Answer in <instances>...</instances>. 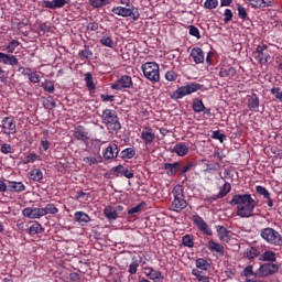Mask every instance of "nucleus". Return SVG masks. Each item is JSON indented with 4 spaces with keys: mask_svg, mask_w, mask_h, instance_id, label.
<instances>
[{
    "mask_svg": "<svg viewBox=\"0 0 282 282\" xmlns=\"http://www.w3.org/2000/svg\"><path fill=\"white\" fill-rule=\"evenodd\" d=\"M230 206H237L236 215L248 219L254 216V208L259 206V200L252 198V194H236L229 202Z\"/></svg>",
    "mask_w": 282,
    "mask_h": 282,
    "instance_id": "nucleus-1",
    "label": "nucleus"
},
{
    "mask_svg": "<svg viewBox=\"0 0 282 282\" xmlns=\"http://www.w3.org/2000/svg\"><path fill=\"white\" fill-rule=\"evenodd\" d=\"M102 124H105L110 131V133H118L120 129H122V124H120V118H118V112L113 109H105L101 115Z\"/></svg>",
    "mask_w": 282,
    "mask_h": 282,
    "instance_id": "nucleus-2",
    "label": "nucleus"
},
{
    "mask_svg": "<svg viewBox=\"0 0 282 282\" xmlns=\"http://www.w3.org/2000/svg\"><path fill=\"white\" fill-rule=\"evenodd\" d=\"M141 72L144 78L151 83H160V64L155 62H145L141 65Z\"/></svg>",
    "mask_w": 282,
    "mask_h": 282,
    "instance_id": "nucleus-3",
    "label": "nucleus"
},
{
    "mask_svg": "<svg viewBox=\"0 0 282 282\" xmlns=\"http://www.w3.org/2000/svg\"><path fill=\"white\" fill-rule=\"evenodd\" d=\"M202 89V84L189 83L185 86L178 87L176 90L170 94V98L172 100H182V98L186 96H191V94H195V91H199Z\"/></svg>",
    "mask_w": 282,
    "mask_h": 282,
    "instance_id": "nucleus-4",
    "label": "nucleus"
},
{
    "mask_svg": "<svg viewBox=\"0 0 282 282\" xmlns=\"http://www.w3.org/2000/svg\"><path fill=\"white\" fill-rule=\"evenodd\" d=\"M260 237H262V239L267 241V243H270L271 246H282L281 234H279V231H276L272 227L261 229Z\"/></svg>",
    "mask_w": 282,
    "mask_h": 282,
    "instance_id": "nucleus-5",
    "label": "nucleus"
},
{
    "mask_svg": "<svg viewBox=\"0 0 282 282\" xmlns=\"http://www.w3.org/2000/svg\"><path fill=\"white\" fill-rule=\"evenodd\" d=\"M111 12L117 17H123L124 19L130 17L133 21H138V19H140V12H138V8L135 7H112Z\"/></svg>",
    "mask_w": 282,
    "mask_h": 282,
    "instance_id": "nucleus-6",
    "label": "nucleus"
},
{
    "mask_svg": "<svg viewBox=\"0 0 282 282\" xmlns=\"http://www.w3.org/2000/svg\"><path fill=\"white\" fill-rule=\"evenodd\" d=\"M0 128L4 135H14V133H17V121L14 120V117L9 116L2 118L0 121Z\"/></svg>",
    "mask_w": 282,
    "mask_h": 282,
    "instance_id": "nucleus-7",
    "label": "nucleus"
},
{
    "mask_svg": "<svg viewBox=\"0 0 282 282\" xmlns=\"http://www.w3.org/2000/svg\"><path fill=\"white\" fill-rule=\"evenodd\" d=\"M111 89L122 91V89H133V79L129 75H122L116 83L111 84Z\"/></svg>",
    "mask_w": 282,
    "mask_h": 282,
    "instance_id": "nucleus-8",
    "label": "nucleus"
},
{
    "mask_svg": "<svg viewBox=\"0 0 282 282\" xmlns=\"http://www.w3.org/2000/svg\"><path fill=\"white\" fill-rule=\"evenodd\" d=\"M279 264L272 262L261 264L258 269V276H260V279H265V276H272V274H276V272H279Z\"/></svg>",
    "mask_w": 282,
    "mask_h": 282,
    "instance_id": "nucleus-9",
    "label": "nucleus"
},
{
    "mask_svg": "<svg viewBox=\"0 0 282 282\" xmlns=\"http://www.w3.org/2000/svg\"><path fill=\"white\" fill-rule=\"evenodd\" d=\"M192 221L194 223L196 228H198V230L202 231L203 235H205L206 237H213V229H210V227L208 226V223L204 220L202 216L194 215L192 217Z\"/></svg>",
    "mask_w": 282,
    "mask_h": 282,
    "instance_id": "nucleus-10",
    "label": "nucleus"
},
{
    "mask_svg": "<svg viewBox=\"0 0 282 282\" xmlns=\"http://www.w3.org/2000/svg\"><path fill=\"white\" fill-rule=\"evenodd\" d=\"M268 46L265 44L258 45L256 52H253V58L260 63V65H265L270 61V54L267 53Z\"/></svg>",
    "mask_w": 282,
    "mask_h": 282,
    "instance_id": "nucleus-11",
    "label": "nucleus"
},
{
    "mask_svg": "<svg viewBox=\"0 0 282 282\" xmlns=\"http://www.w3.org/2000/svg\"><path fill=\"white\" fill-rule=\"evenodd\" d=\"M111 173L116 175L117 177L123 176L127 177V180H133L135 177V174L133 173V170H128L124 165L119 164L117 166H113L111 170Z\"/></svg>",
    "mask_w": 282,
    "mask_h": 282,
    "instance_id": "nucleus-12",
    "label": "nucleus"
},
{
    "mask_svg": "<svg viewBox=\"0 0 282 282\" xmlns=\"http://www.w3.org/2000/svg\"><path fill=\"white\" fill-rule=\"evenodd\" d=\"M68 3H72V0H44L42 1V8H47L48 10H58L59 8H65V6H68Z\"/></svg>",
    "mask_w": 282,
    "mask_h": 282,
    "instance_id": "nucleus-13",
    "label": "nucleus"
},
{
    "mask_svg": "<svg viewBox=\"0 0 282 282\" xmlns=\"http://www.w3.org/2000/svg\"><path fill=\"white\" fill-rule=\"evenodd\" d=\"M29 224H32V221H24V230H28V234L31 237H34V235H41L45 231V228H43V225H41L39 221H34L30 227Z\"/></svg>",
    "mask_w": 282,
    "mask_h": 282,
    "instance_id": "nucleus-14",
    "label": "nucleus"
},
{
    "mask_svg": "<svg viewBox=\"0 0 282 282\" xmlns=\"http://www.w3.org/2000/svg\"><path fill=\"white\" fill-rule=\"evenodd\" d=\"M120 153V148H118V144L110 143L104 151V160H116L118 158V154Z\"/></svg>",
    "mask_w": 282,
    "mask_h": 282,
    "instance_id": "nucleus-15",
    "label": "nucleus"
},
{
    "mask_svg": "<svg viewBox=\"0 0 282 282\" xmlns=\"http://www.w3.org/2000/svg\"><path fill=\"white\" fill-rule=\"evenodd\" d=\"M144 274L151 279V281L154 282H162L164 281V275H162V272L153 269L152 267H144Z\"/></svg>",
    "mask_w": 282,
    "mask_h": 282,
    "instance_id": "nucleus-16",
    "label": "nucleus"
},
{
    "mask_svg": "<svg viewBox=\"0 0 282 282\" xmlns=\"http://www.w3.org/2000/svg\"><path fill=\"white\" fill-rule=\"evenodd\" d=\"M230 191H232V185H230V183L225 181V184L219 187L218 194L212 196L209 199L212 202H217V199H224V197H226V195H228Z\"/></svg>",
    "mask_w": 282,
    "mask_h": 282,
    "instance_id": "nucleus-17",
    "label": "nucleus"
},
{
    "mask_svg": "<svg viewBox=\"0 0 282 282\" xmlns=\"http://www.w3.org/2000/svg\"><path fill=\"white\" fill-rule=\"evenodd\" d=\"M22 215L29 219H41L43 217L41 208L37 207H26L22 210Z\"/></svg>",
    "mask_w": 282,
    "mask_h": 282,
    "instance_id": "nucleus-18",
    "label": "nucleus"
},
{
    "mask_svg": "<svg viewBox=\"0 0 282 282\" xmlns=\"http://www.w3.org/2000/svg\"><path fill=\"white\" fill-rule=\"evenodd\" d=\"M141 140H143L145 144H153V142H155V132H153V128L143 127L141 132Z\"/></svg>",
    "mask_w": 282,
    "mask_h": 282,
    "instance_id": "nucleus-19",
    "label": "nucleus"
},
{
    "mask_svg": "<svg viewBox=\"0 0 282 282\" xmlns=\"http://www.w3.org/2000/svg\"><path fill=\"white\" fill-rule=\"evenodd\" d=\"M189 56L193 58L196 65H202V63H204L206 58L204 55V50H202V47L192 48Z\"/></svg>",
    "mask_w": 282,
    "mask_h": 282,
    "instance_id": "nucleus-20",
    "label": "nucleus"
},
{
    "mask_svg": "<svg viewBox=\"0 0 282 282\" xmlns=\"http://www.w3.org/2000/svg\"><path fill=\"white\" fill-rule=\"evenodd\" d=\"M218 76L220 78H235L237 76V69L232 66H223L219 69Z\"/></svg>",
    "mask_w": 282,
    "mask_h": 282,
    "instance_id": "nucleus-21",
    "label": "nucleus"
},
{
    "mask_svg": "<svg viewBox=\"0 0 282 282\" xmlns=\"http://www.w3.org/2000/svg\"><path fill=\"white\" fill-rule=\"evenodd\" d=\"M0 63L14 67L19 65V59L12 54L0 53Z\"/></svg>",
    "mask_w": 282,
    "mask_h": 282,
    "instance_id": "nucleus-22",
    "label": "nucleus"
},
{
    "mask_svg": "<svg viewBox=\"0 0 282 282\" xmlns=\"http://www.w3.org/2000/svg\"><path fill=\"white\" fill-rule=\"evenodd\" d=\"M74 137L76 140H80L82 142H87L89 140V132L83 126H77L74 130Z\"/></svg>",
    "mask_w": 282,
    "mask_h": 282,
    "instance_id": "nucleus-23",
    "label": "nucleus"
},
{
    "mask_svg": "<svg viewBox=\"0 0 282 282\" xmlns=\"http://www.w3.org/2000/svg\"><path fill=\"white\" fill-rule=\"evenodd\" d=\"M74 219L79 226H87L91 221V217L85 212H76L74 214Z\"/></svg>",
    "mask_w": 282,
    "mask_h": 282,
    "instance_id": "nucleus-24",
    "label": "nucleus"
},
{
    "mask_svg": "<svg viewBox=\"0 0 282 282\" xmlns=\"http://www.w3.org/2000/svg\"><path fill=\"white\" fill-rule=\"evenodd\" d=\"M188 145H186V143L184 142L176 143L172 149V153H175L176 155H178V158H184V155H188Z\"/></svg>",
    "mask_w": 282,
    "mask_h": 282,
    "instance_id": "nucleus-25",
    "label": "nucleus"
},
{
    "mask_svg": "<svg viewBox=\"0 0 282 282\" xmlns=\"http://www.w3.org/2000/svg\"><path fill=\"white\" fill-rule=\"evenodd\" d=\"M162 169L166 171L167 177H173V175L180 171V162L164 163Z\"/></svg>",
    "mask_w": 282,
    "mask_h": 282,
    "instance_id": "nucleus-26",
    "label": "nucleus"
},
{
    "mask_svg": "<svg viewBox=\"0 0 282 282\" xmlns=\"http://www.w3.org/2000/svg\"><path fill=\"white\" fill-rule=\"evenodd\" d=\"M104 215L106 219L111 224L112 221H116L118 219V212L116 208L111 205H108L104 208Z\"/></svg>",
    "mask_w": 282,
    "mask_h": 282,
    "instance_id": "nucleus-27",
    "label": "nucleus"
},
{
    "mask_svg": "<svg viewBox=\"0 0 282 282\" xmlns=\"http://www.w3.org/2000/svg\"><path fill=\"white\" fill-rule=\"evenodd\" d=\"M186 206H188V203H186V199H184V196L174 198V200L172 202V208L176 213H181V210H184V208H186Z\"/></svg>",
    "mask_w": 282,
    "mask_h": 282,
    "instance_id": "nucleus-28",
    "label": "nucleus"
},
{
    "mask_svg": "<svg viewBox=\"0 0 282 282\" xmlns=\"http://www.w3.org/2000/svg\"><path fill=\"white\" fill-rule=\"evenodd\" d=\"M216 232L220 241H230V231L221 225L216 226Z\"/></svg>",
    "mask_w": 282,
    "mask_h": 282,
    "instance_id": "nucleus-29",
    "label": "nucleus"
},
{
    "mask_svg": "<svg viewBox=\"0 0 282 282\" xmlns=\"http://www.w3.org/2000/svg\"><path fill=\"white\" fill-rule=\"evenodd\" d=\"M248 109L249 111H253L254 113L259 111V96H257V94H253L249 97Z\"/></svg>",
    "mask_w": 282,
    "mask_h": 282,
    "instance_id": "nucleus-30",
    "label": "nucleus"
},
{
    "mask_svg": "<svg viewBox=\"0 0 282 282\" xmlns=\"http://www.w3.org/2000/svg\"><path fill=\"white\" fill-rule=\"evenodd\" d=\"M99 43L104 47H110L111 50H113V47L116 45L115 42H113V37H111V35H109L107 33H102V36L99 40Z\"/></svg>",
    "mask_w": 282,
    "mask_h": 282,
    "instance_id": "nucleus-31",
    "label": "nucleus"
},
{
    "mask_svg": "<svg viewBox=\"0 0 282 282\" xmlns=\"http://www.w3.org/2000/svg\"><path fill=\"white\" fill-rule=\"evenodd\" d=\"M208 250L210 252H218L221 257H224V247L219 242H215L214 240H209L207 243Z\"/></svg>",
    "mask_w": 282,
    "mask_h": 282,
    "instance_id": "nucleus-32",
    "label": "nucleus"
},
{
    "mask_svg": "<svg viewBox=\"0 0 282 282\" xmlns=\"http://www.w3.org/2000/svg\"><path fill=\"white\" fill-rule=\"evenodd\" d=\"M261 251H259L257 247H249L243 252V257L246 259H249L250 261H252V259H257V257H259Z\"/></svg>",
    "mask_w": 282,
    "mask_h": 282,
    "instance_id": "nucleus-33",
    "label": "nucleus"
},
{
    "mask_svg": "<svg viewBox=\"0 0 282 282\" xmlns=\"http://www.w3.org/2000/svg\"><path fill=\"white\" fill-rule=\"evenodd\" d=\"M8 191L11 193H23V191H25V186L22 182H10L8 185Z\"/></svg>",
    "mask_w": 282,
    "mask_h": 282,
    "instance_id": "nucleus-34",
    "label": "nucleus"
},
{
    "mask_svg": "<svg viewBox=\"0 0 282 282\" xmlns=\"http://www.w3.org/2000/svg\"><path fill=\"white\" fill-rule=\"evenodd\" d=\"M84 80L88 91H96V84L94 83V75H91V73H86Z\"/></svg>",
    "mask_w": 282,
    "mask_h": 282,
    "instance_id": "nucleus-35",
    "label": "nucleus"
},
{
    "mask_svg": "<svg viewBox=\"0 0 282 282\" xmlns=\"http://www.w3.org/2000/svg\"><path fill=\"white\" fill-rule=\"evenodd\" d=\"M88 3L94 10H100V8L109 6L111 0H88Z\"/></svg>",
    "mask_w": 282,
    "mask_h": 282,
    "instance_id": "nucleus-36",
    "label": "nucleus"
},
{
    "mask_svg": "<svg viewBox=\"0 0 282 282\" xmlns=\"http://www.w3.org/2000/svg\"><path fill=\"white\" fill-rule=\"evenodd\" d=\"M259 261H269L270 263H274L276 261V253L274 251H264Z\"/></svg>",
    "mask_w": 282,
    "mask_h": 282,
    "instance_id": "nucleus-37",
    "label": "nucleus"
},
{
    "mask_svg": "<svg viewBox=\"0 0 282 282\" xmlns=\"http://www.w3.org/2000/svg\"><path fill=\"white\" fill-rule=\"evenodd\" d=\"M42 217H45V215H56L58 214V209L56 205L54 204H47L44 208H41Z\"/></svg>",
    "mask_w": 282,
    "mask_h": 282,
    "instance_id": "nucleus-38",
    "label": "nucleus"
},
{
    "mask_svg": "<svg viewBox=\"0 0 282 282\" xmlns=\"http://www.w3.org/2000/svg\"><path fill=\"white\" fill-rule=\"evenodd\" d=\"M192 109L195 113H202L206 109V106H204V101L202 99L196 98L193 101Z\"/></svg>",
    "mask_w": 282,
    "mask_h": 282,
    "instance_id": "nucleus-39",
    "label": "nucleus"
},
{
    "mask_svg": "<svg viewBox=\"0 0 282 282\" xmlns=\"http://www.w3.org/2000/svg\"><path fill=\"white\" fill-rule=\"evenodd\" d=\"M135 158V149L126 148L121 151V160H133Z\"/></svg>",
    "mask_w": 282,
    "mask_h": 282,
    "instance_id": "nucleus-40",
    "label": "nucleus"
},
{
    "mask_svg": "<svg viewBox=\"0 0 282 282\" xmlns=\"http://www.w3.org/2000/svg\"><path fill=\"white\" fill-rule=\"evenodd\" d=\"M138 268H140V261L133 256L132 262L128 267L129 274H138Z\"/></svg>",
    "mask_w": 282,
    "mask_h": 282,
    "instance_id": "nucleus-41",
    "label": "nucleus"
},
{
    "mask_svg": "<svg viewBox=\"0 0 282 282\" xmlns=\"http://www.w3.org/2000/svg\"><path fill=\"white\" fill-rule=\"evenodd\" d=\"M30 178L33 182H41L43 180V171L41 169H34L30 172Z\"/></svg>",
    "mask_w": 282,
    "mask_h": 282,
    "instance_id": "nucleus-42",
    "label": "nucleus"
},
{
    "mask_svg": "<svg viewBox=\"0 0 282 282\" xmlns=\"http://www.w3.org/2000/svg\"><path fill=\"white\" fill-rule=\"evenodd\" d=\"M145 207H147V203L145 202H141L137 206L131 207L130 209H128V215H135L138 213H142Z\"/></svg>",
    "mask_w": 282,
    "mask_h": 282,
    "instance_id": "nucleus-43",
    "label": "nucleus"
},
{
    "mask_svg": "<svg viewBox=\"0 0 282 282\" xmlns=\"http://www.w3.org/2000/svg\"><path fill=\"white\" fill-rule=\"evenodd\" d=\"M236 8L238 10V18L241 19L242 21H249L250 18L248 17V11L241 6V4H236Z\"/></svg>",
    "mask_w": 282,
    "mask_h": 282,
    "instance_id": "nucleus-44",
    "label": "nucleus"
},
{
    "mask_svg": "<svg viewBox=\"0 0 282 282\" xmlns=\"http://www.w3.org/2000/svg\"><path fill=\"white\" fill-rule=\"evenodd\" d=\"M242 275L246 276L247 279L248 276H254V279H257V276H259V271L254 272L252 264H249L242 271Z\"/></svg>",
    "mask_w": 282,
    "mask_h": 282,
    "instance_id": "nucleus-45",
    "label": "nucleus"
},
{
    "mask_svg": "<svg viewBox=\"0 0 282 282\" xmlns=\"http://www.w3.org/2000/svg\"><path fill=\"white\" fill-rule=\"evenodd\" d=\"M21 45V42L18 40H11L4 50V52H8V54H14V50Z\"/></svg>",
    "mask_w": 282,
    "mask_h": 282,
    "instance_id": "nucleus-46",
    "label": "nucleus"
},
{
    "mask_svg": "<svg viewBox=\"0 0 282 282\" xmlns=\"http://www.w3.org/2000/svg\"><path fill=\"white\" fill-rule=\"evenodd\" d=\"M80 61H87L94 56V53L89 48H84L78 52Z\"/></svg>",
    "mask_w": 282,
    "mask_h": 282,
    "instance_id": "nucleus-47",
    "label": "nucleus"
},
{
    "mask_svg": "<svg viewBox=\"0 0 282 282\" xmlns=\"http://www.w3.org/2000/svg\"><path fill=\"white\" fill-rule=\"evenodd\" d=\"M189 36H194L199 41L202 39V33L199 32V29L197 26L191 24L187 26Z\"/></svg>",
    "mask_w": 282,
    "mask_h": 282,
    "instance_id": "nucleus-48",
    "label": "nucleus"
},
{
    "mask_svg": "<svg viewBox=\"0 0 282 282\" xmlns=\"http://www.w3.org/2000/svg\"><path fill=\"white\" fill-rule=\"evenodd\" d=\"M196 268H198V270H204V271H206V270H208V268H210V263L207 262L206 259L198 258V259L196 260Z\"/></svg>",
    "mask_w": 282,
    "mask_h": 282,
    "instance_id": "nucleus-49",
    "label": "nucleus"
},
{
    "mask_svg": "<svg viewBox=\"0 0 282 282\" xmlns=\"http://www.w3.org/2000/svg\"><path fill=\"white\" fill-rule=\"evenodd\" d=\"M182 243L183 246H185V248H193L195 246V241L193 239V236L191 235H185L182 238Z\"/></svg>",
    "mask_w": 282,
    "mask_h": 282,
    "instance_id": "nucleus-50",
    "label": "nucleus"
},
{
    "mask_svg": "<svg viewBox=\"0 0 282 282\" xmlns=\"http://www.w3.org/2000/svg\"><path fill=\"white\" fill-rule=\"evenodd\" d=\"M274 0H258V3H252V8H270Z\"/></svg>",
    "mask_w": 282,
    "mask_h": 282,
    "instance_id": "nucleus-51",
    "label": "nucleus"
},
{
    "mask_svg": "<svg viewBox=\"0 0 282 282\" xmlns=\"http://www.w3.org/2000/svg\"><path fill=\"white\" fill-rule=\"evenodd\" d=\"M42 88L44 89V91H47L48 94H54L55 91V87H54V83H52V80H45L42 83Z\"/></svg>",
    "mask_w": 282,
    "mask_h": 282,
    "instance_id": "nucleus-52",
    "label": "nucleus"
},
{
    "mask_svg": "<svg viewBox=\"0 0 282 282\" xmlns=\"http://www.w3.org/2000/svg\"><path fill=\"white\" fill-rule=\"evenodd\" d=\"M39 161H41V155L36 153H30L29 155L25 156L24 164H30Z\"/></svg>",
    "mask_w": 282,
    "mask_h": 282,
    "instance_id": "nucleus-53",
    "label": "nucleus"
},
{
    "mask_svg": "<svg viewBox=\"0 0 282 282\" xmlns=\"http://www.w3.org/2000/svg\"><path fill=\"white\" fill-rule=\"evenodd\" d=\"M256 191L258 193V195H262V197H264V199H270V192H268V189L261 185H257L256 186Z\"/></svg>",
    "mask_w": 282,
    "mask_h": 282,
    "instance_id": "nucleus-54",
    "label": "nucleus"
},
{
    "mask_svg": "<svg viewBox=\"0 0 282 282\" xmlns=\"http://www.w3.org/2000/svg\"><path fill=\"white\" fill-rule=\"evenodd\" d=\"M212 138L213 140H218L220 144H223V142L226 140V134L221 133V131L219 130H215L212 133Z\"/></svg>",
    "mask_w": 282,
    "mask_h": 282,
    "instance_id": "nucleus-55",
    "label": "nucleus"
},
{
    "mask_svg": "<svg viewBox=\"0 0 282 282\" xmlns=\"http://www.w3.org/2000/svg\"><path fill=\"white\" fill-rule=\"evenodd\" d=\"M217 6H219V0H206L204 2V8H206V10H215Z\"/></svg>",
    "mask_w": 282,
    "mask_h": 282,
    "instance_id": "nucleus-56",
    "label": "nucleus"
},
{
    "mask_svg": "<svg viewBox=\"0 0 282 282\" xmlns=\"http://www.w3.org/2000/svg\"><path fill=\"white\" fill-rule=\"evenodd\" d=\"M193 167H195V162H188L182 169H178V175H186Z\"/></svg>",
    "mask_w": 282,
    "mask_h": 282,
    "instance_id": "nucleus-57",
    "label": "nucleus"
},
{
    "mask_svg": "<svg viewBox=\"0 0 282 282\" xmlns=\"http://www.w3.org/2000/svg\"><path fill=\"white\" fill-rule=\"evenodd\" d=\"M165 80L169 83H175V80H177V73H175V70H167L165 73Z\"/></svg>",
    "mask_w": 282,
    "mask_h": 282,
    "instance_id": "nucleus-58",
    "label": "nucleus"
},
{
    "mask_svg": "<svg viewBox=\"0 0 282 282\" xmlns=\"http://www.w3.org/2000/svg\"><path fill=\"white\" fill-rule=\"evenodd\" d=\"M271 94L279 100V102H282V89L280 87H273Z\"/></svg>",
    "mask_w": 282,
    "mask_h": 282,
    "instance_id": "nucleus-59",
    "label": "nucleus"
},
{
    "mask_svg": "<svg viewBox=\"0 0 282 282\" xmlns=\"http://www.w3.org/2000/svg\"><path fill=\"white\" fill-rule=\"evenodd\" d=\"M172 194L174 196V199L184 197V189L182 188V186L177 185L173 188Z\"/></svg>",
    "mask_w": 282,
    "mask_h": 282,
    "instance_id": "nucleus-60",
    "label": "nucleus"
},
{
    "mask_svg": "<svg viewBox=\"0 0 282 282\" xmlns=\"http://www.w3.org/2000/svg\"><path fill=\"white\" fill-rule=\"evenodd\" d=\"M224 23H230V21H232V17H235V14L232 13V10L230 9H226L224 12Z\"/></svg>",
    "mask_w": 282,
    "mask_h": 282,
    "instance_id": "nucleus-61",
    "label": "nucleus"
},
{
    "mask_svg": "<svg viewBox=\"0 0 282 282\" xmlns=\"http://www.w3.org/2000/svg\"><path fill=\"white\" fill-rule=\"evenodd\" d=\"M100 99L102 100V102H113V100H116V96L101 94Z\"/></svg>",
    "mask_w": 282,
    "mask_h": 282,
    "instance_id": "nucleus-62",
    "label": "nucleus"
},
{
    "mask_svg": "<svg viewBox=\"0 0 282 282\" xmlns=\"http://www.w3.org/2000/svg\"><path fill=\"white\" fill-rule=\"evenodd\" d=\"M29 80L31 82V83H34V84H36V83H41V76H39V74L37 73H30V75H29Z\"/></svg>",
    "mask_w": 282,
    "mask_h": 282,
    "instance_id": "nucleus-63",
    "label": "nucleus"
},
{
    "mask_svg": "<svg viewBox=\"0 0 282 282\" xmlns=\"http://www.w3.org/2000/svg\"><path fill=\"white\" fill-rule=\"evenodd\" d=\"M1 153H3L4 155H8V153H12V145L3 143L1 145Z\"/></svg>",
    "mask_w": 282,
    "mask_h": 282,
    "instance_id": "nucleus-64",
    "label": "nucleus"
}]
</instances>
